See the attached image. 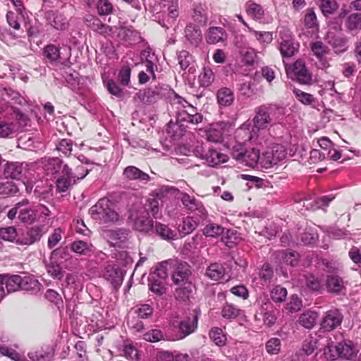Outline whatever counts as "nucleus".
Segmentation results:
<instances>
[{
  "label": "nucleus",
  "instance_id": "1",
  "mask_svg": "<svg viewBox=\"0 0 361 361\" xmlns=\"http://www.w3.org/2000/svg\"><path fill=\"white\" fill-rule=\"evenodd\" d=\"M285 114V109L275 104L261 106L256 111L252 121V128H247L245 126L236 130V136L241 141H257V145H263L267 140L262 137L266 133V128L272 121L273 118L279 121L280 117Z\"/></svg>",
  "mask_w": 361,
  "mask_h": 361
},
{
  "label": "nucleus",
  "instance_id": "2",
  "mask_svg": "<svg viewBox=\"0 0 361 361\" xmlns=\"http://www.w3.org/2000/svg\"><path fill=\"white\" fill-rule=\"evenodd\" d=\"M169 110L176 116L178 121L197 125L202 123L203 120L202 114L198 113L195 107L176 94L170 99Z\"/></svg>",
  "mask_w": 361,
  "mask_h": 361
},
{
  "label": "nucleus",
  "instance_id": "3",
  "mask_svg": "<svg viewBox=\"0 0 361 361\" xmlns=\"http://www.w3.org/2000/svg\"><path fill=\"white\" fill-rule=\"evenodd\" d=\"M359 352L355 343L350 340H343L336 345L332 341L329 342L324 350L325 357L329 360L341 358L346 360H354Z\"/></svg>",
  "mask_w": 361,
  "mask_h": 361
},
{
  "label": "nucleus",
  "instance_id": "4",
  "mask_svg": "<svg viewBox=\"0 0 361 361\" xmlns=\"http://www.w3.org/2000/svg\"><path fill=\"white\" fill-rule=\"evenodd\" d=\"M91 217L100 224H111L116 222L119 214L115 210L114 203L108 198L99 199L97 203L89 209Z\"/></svg>",
  "mask_w": 361,
  "mask_h": 361
},
{
  "label": "nucleus",
  "instance_id": "5",
  "mask_svg": "<svg viewBox=\"0 0 361 361\" xmlns=\"http://www.w3.org/2000/svg\"><path fill=\"white\" fill-rule=\"evenodd\" d=\"M23 116V114L17 111L0 116V137L11 138L14 137L20 131L19 120L22 119Z\"/></svg>",
  "mask_w": 361,
  "mask_h": 361
},
{
  "label": "nucleus",
  "instance_id": "6",
  "mask_svg": "<svg viewBox=\"0 0 361 361\" xmlns=\"http://www.w3.org/2000/svg\"><path fill=\"white\" fill-rule=\"evenodd\" d=\"M287 152L285 147L281 144H272L262 154L261 168L268 169L276 165L279 161L286 157Z\"/></svg>",
  "mask_w": 361,
  "mask_h": 361
},
{
  "label": "nucleus",
  "instance_id": "7",
  "mask_svg": "<svg viewBox=\"0 0 361 361\" xmlns=\"http://www.w3.org/2000/svg\"><path fill=\"white\" fill-rule=\"evenodd\" d=\"M47 229L44 225H35L27 228L17 238L16 243L30 246L40 241Z\"/></svg>",
  "mask_w": 361,
  "mask_h": 361
},
{
  "label": "nucleus",
  "instance_id": "8",
  "mask_svg": "<svg viewBox=\"0 0 361 361\" xmlns=\"http://www.w3.org/2000/svg\"><path fill=\"white\" fill-rule=\"evenodd\" d=\"M280 52L283 57H291L298 51L299 44L295 42L290 31L282 27L279 31Z\"/></svg>",
  "mask_w": 361,
  "mask_h": 361
},
{
  "label": "nucleus",
  "instance_id": "9",
  "mask_svg": "<svg viewBox=\"0 0 361 361\" xmlns=\"http://www.w3.org/2000/svg\"><path fill=\"white\" fill-rule=\"evenodd\" d=\"M343 318V314L340 310L336 308L327 311L321 322V329L324 331L334 330L341 324Z\"/></svg>",
  "mask_w": 361,
  "mask_h": 361
},
{
  "label": "nucleus",
  "instance_id": "10",
  "mask_svg": "<svg viewBox=\"0 0 361 361\" xmlns=\"http://www.w3.org/2000/svg\"><path fill=\"white\" fill-rule=\"evenodd\" d=\"M181 202L185 208L191 212H194L196 217H200L202 220L207 217V213L206 209L194 197L185 193L182 196Z\"/></svg>",
  "mask_w": 361,
  "mask_h": 361
},
{
  "label": "nucleus",
  "instance_id": "11",
  "mask_svg": "<svg viewBox=\"0 0 361 361\" xmlns=\"http://www.w3.org/2000/svg\"><path fill=\"white\" fill-rule=\"evenodd\" d=\"M47 23L58 30H65L68 27V21L66 17L58 11L49 10L45 13Z\"/></svg>",
  "mask_w": 361,
  "mask_h": 361
},
{
  "label": "nucleus",
  "instance_id": "12",
  "mask_svg": "<svg viewBox=\"0 0 361 361\" xmlns=\"http://www.w3.org/2000/svg\"><path fill=\"white\" fill-rule=\"evenodd\" d=\"M69 165L66 164L63 168V171L56 178V190L58 192H65L68 191L75 183L74 179L70 176Z\"/></svg>",
  "mask_w": 361,
  "mask_h": 361
},
{
  "label": "nucleus",
  "instance_id": "13",
  "mask_svg": "<svg viewBox=\"0 0 361 361\" xmlns=\"http://www.w3.org/2000/svg\"><path fill=\"white\" fill-rule=\"evenodd\" d=\"M104 278L111 282L114 288L120 286L123 281V273L121 269L114 264H109L105 269Z\"/></svg>",
  "mask_w": 361,
  "mask_h": 361
},
{
  "label": "nucleus",
  "instance_id": "14",
  "mask_svg": "<svg viewBox=\"0 0 361 361\" xmlns=\"http://www.w3.org/2000/svg\"><path fill=\"white\" fill-rule=\"evenodd\" d=\"M292 73L295 79L300 83L309 84L312 80L311 74L307 70L305 63L302 61H296L292 68Z\"/></svg>",
  "mask_w": 361,
  "mask_h": 361
},
{
  "label": "nucleus",
  "instance_id": "15",
  "mask_svg": "<svg viewBox=\"0 0 361 361\" xmlns=\"http://www.w3.org/2000/svg\"><path fill=\"white\" fill-rule=\"evenodd\" d=\"M191 274L190 265L186 262L178 263L172 275V280L176 285L185 283Z\"/></svg>",
  "mask_w": 361,
  "mask_h": 361
},
{
  "label": "nucleus",
  "instance_id": "16",
  "mask_svg": "<svg viewBox=\"0 0 361 361\" xmlns=\"http://www.w3.org/2000/svg\"><path fill=\"white\" fill-rule=\"evenodd\" d=\"M198 316L193 312L192 317L183 319L179 324V332L182 338H184L193 333L197 328Z\"/></svg>",
  "mask_w": 361,
  "mask_h": 361
},
{
  "label": "nucleus",
  "instance_id": "17",
  "mask_svg": "<svg viewBox=\"0 0 361 361\" xmlns=\"http://www.w3.org/2000/svg\"><path fill=\"white\" fill-rule=\"evenodd\" d=\"M123 176L128 180H139L141 182H147L150 178L147 173L134 166L126 167L123 172Z\"/></svg>",
  "mask_w": 361,
  "mask_h": 361
},
{
  "label": "nucleus",
  "instance_id": "18",
  "mask_svg": "<svg viewBox=\"0 0 361 361\" xmlns=\"http://www.w3.org/2000/svg\"><path fill=\"white\" fill-rule=\"evenodd\" d=\"M60 54V48L52 44L46 45L43 49V56L49 63L51 64L61 63L66 66V61H61Z\"/></svg>",
  "mask_w": 361,
  "mask_h": 361
},
{
  "label": "nucleus",
  "instance_id": "19",
  "mask_svg": "<svg viewBox=\"0 0 361 361\" xmlns=\"http://www.w3.org/2000/svg\"><path fill=\"white\" fill-rule=\"evenodd\" d=\"M37 209L31 207L17 209L16 219L22 224L32 225L37 221Z\"/></svg>",
  "mask_w": 361,
  "mask_h": 361
},
{
  "label": "nucleus",
  "instance_id": "20",
  "mask_svg": "<svg viewBox=\"0 0 361 361\" xmlns=\"http://www.w3.org/2000/svg\"><path fill=\"white\" fill-rule=\"evenodd\" d=\"M245 8L246 13L255 20L261 22L265 17L266 12L264 8L254 1H247Z\"/></svg>",
  "mask_w": 361,
  "mask_h": 361
},
{
  "label": "nucleus",
  "instance_id": "21",
  "mask_svg": "<svg viewBox=\"0 0 361 361\" xmlns=\"http://www.w3.org/2000/svg\"><path fill=\"white\" fill-rule=\"evenodd\" d=\"M262 159V155H259V149L253 147L250 150H245L241 164L252 168L261 167Z\"/></svg>",
  "mask_w": 361,
  "mask_h": 361
},
{
  "label": "nucleus",
  "instance_id": "22",
  "mask_svg": "<svg viewBox=\"0 0 361 361\" xmlns=\"http://www.w3.org/2000/svg\"><path fill=\"white\" fill-rule=\"evenodd\" d=\"M71 250L79 255L90 256L94 252V246L90 242L76 240L71 244Z\"/></svg>",
  "mask_w": 361,
  "mask_h": 361
},
{
  "label": "nucleus",
  "instance_id": "23",
  "mask_svg": "<svg viewBox=\"0 0 361 361\" xmlns=\"http://www.w3.org/2000/svg\"><path fill=\"white\" fill-rule=\"evenodd\" d=\"M134 228L140 232L147 233L153 228V221L150 219L148 213L143 212L134 220Z\"/></svg>",
  "mask_w": 361,
  "mask_h": 361
},
{
  "label": "nucleus",
  "instance_id": "24",
  "mask_svg": "<svg viewBox=\"0 0 361 361\" xmlns=\"http://www.w3.org/2000/svg\"><path fill=\"white\" fill-rule=\"evenodd\" d=\"M255 304L261 307L263 310H266L264 313V323L268 326H273L276 322V318L272 312L267 310L270 305L269 299L266 296H261L257 300Z\"/></svg>",
  "mask_w": 361,
  "mask_h": 361
},
{
  "label": "nucleus",
  "instance_id": "25",
  "mask_svg": "<svg viewBox=\"0 0 361 361\" xmlns=\"http://www.w3.org/2000/svg\"><path fill=\"white\" fill-rule=\"evenodd\" d=\"M327 290L330 293H338L345 289V282L338 275H328L326 280Z\"/></svg>",
  "mask_w": 361,
  "mask_h": 361
},
{
  "label": "nucleus",
  "instance_id": "26",
  "mask_svg": "<svg viewBox=\"0 0 361 361\" xmlns=\"http://www.w3.org/2000/svg\"><path fill=\"white\" fill-rule=\"evenodd\" d=\"M142 97L144 103L148 104H154L163 97L162 88L157 86L149 87L144 90Z\"/></svg>",
  "mask_w": 361,
  "mask_h": 361
},
{
  "label": "nucleus",
  "instance_id": "27",
  "mask_svg": "<svg viewBox=\"0 0 361 361\" xmlns=\"http://www.w3.org/2000/svg\"><path fill=\"white\" fill-rule=\"evenodd\" d=\"M23 164L19 162H7L4 169V175L8 178L19 179L23 174Z\"/></svg>",
  "mask_w": 361,
  "mask_h": 361
},
{
  "label": "nucleus",
  "instance_id": "28",
  "mask_svg": "<svg viewBox=\"0 0 361 361\" xmlns=\"http://www.w3.org/2000/svg\"><path fill=\"white\" fill-rule=\"evenodd\" d=\"M193 217L188 216L182 221L178 225V235L180 238H183L185 235L191 233L198 226V222Z\"/></svg>",
  "mask_w": 361,
  "mask_h": 361
},
{
  "label": "nucleus",
  "instance_id": "29",
  "mask_svg": "<svg viewBox=\"0 0 361 361\" xmlns=\"http://www.w3.org/2000/svg\"><path fill=\"white\" fill-rule=\"evenodd\" d=\"M6 294L20 290L21 276L1 274Z\"/></svg>",
  "mask_w": 361,
  "mask_h": 361
},
{
  "label": "nucleus",
  "instance_id": "30",
  "mask_svg": "<svg viewBox=\"0 0 361 361\" xmlns=\"http://www.w3.org/2000/svg\"><path fill=\"white\" fill-rule=\"evenodd\" d=\"M334 199V196H322L314 200V205L310 200L307 199L300 201L298 204H301L302 202V206L305 207L307 209H324V207H327L330 202H331Z\"/></svg>",
  "mask_w": 361,
  "mask_h": 361
},
{
  "label": "nucleus",
  "instance_id": "31",
  "mask_svg": "<svg viewBox=\"0 0 361 361\" xmlns=\"http://www.w3.org/2000/svg\"><path fill=\"white\" fill-rule=\"evenodd\" d=\"M118 36L123 39L132 43H137L141 41V36L138 31L132 26L121 27L118 32Z\"/></svg>",
  "mask_w": 361,
  "mask_h": 361
},
{
  "label": "nucleus",
  "instance_id": "32",
  "mask_svg": "<svg viewBox=\"0 0 361 361\" xmlns=\"http://www.w3.org/2000/svg\"><path fill=\"white\" fill-rule=\"evenodd\" d=\"M345 26L348 32L357 34L361 30V13L350 14L345 19Z\"/></svg>",
  "mask_w": 361,
  "mask_h": 361
},
{
  "label": "nucleus",
  "instance_id": "33",
  "mask_svg": "<svg viewBox=\"0 0 361 361\" xmlns=\"http://www.w3.org/2000/svg\"><path fill=\"white\" fill-rule=\"evenodd\" d=\"M166 192V190L159 189L156 192V197L149 198L147 200V204L146 205V211L147 212H150L152 216L157 219L159 217V202L157 199H161L164 196V193Z\"/></svg>",
  "mask_w": 361,
  "mask_h": 361
},
{
  "label": "nucleus",
  "instance_id": "34",
  "mask_svg": "<svg viewBox=\"0 0 361 361\" xmlns=\"http://www.w3.org/2000/svg\"><path fill=\"white\" fill-rule=\"evenodd\" d=\"M185 37L192 44L197 45L202 41V35L200 29L194 25H188L185 29Z\"/></svg>",
  "mask_w": 361,
  "mask_h": 361
},
{
  "label": "nucleus",
  "instance_id": "35",
  "mask_svg": "<svg viewBox=\"0 0 361 361\" xmlns=\"http://www.w3.org/2000/svg\"><path fill=\"white\" fill-rule=\"evenodd\" d=\"M202 159H205L207 164L214 166L226 161V155L215 149H209L205 154H202Z\"/></svg>",
  "mask_w": 361,
  "mask_h": 361
},
{
  "label": "nucleus",
  "instance_id": "36",
  "mask_svg": "<svg viewBox=\"0 0 361 361\" xmlns=\"http://www.w3.org/2000/svg\"><path fill=\"white\" fill-rule=\"evenodd\" d=\"M20 192V185L13 181L0 182V195L14 196Z\"/></svg>",
  "mask_w": 361,
  "mask_h": 361
},
{
  "label": "nucleus",
  "instance_id": "37",
  "mask_svg": "<svg viewBox=\"0 0 361 361\" xmlns=\"http://www.w3.org/2000/svg\"><path fill=\"white\" fill-rule=\"evenodd\" d=\"M155 231L157 234L164 240H171L178 238L177 237L178 233L175 231L161 223L156 224Z\"/></svg>",
  "mask_w": 361,
  "mask_h": 361
},
{
  "label": "nucleus",
  "instance_id": "38",
  "mask_svg": "<svg viewBox=\"0 0 361 361\" xmlns=\"http://www.w3.org/2000/svg\"><path fill=\"white\" fill-rule=\"evenodd\" d=\"M235 138H236L237 143L233 147L231 152V155L234 159H235L236 161H239L241 164L242 160L244 157L245 152L246 150L244 147V143H245L246 142H255L257 144V141H251V140L241 141L240 140H239L237 137L236 135H235Z\"/></svg>",
  "mask_w": 361,
  "mask_h": 361
},
{
  "label": "nucleus",
  "instance_id": "39",
  "mask_svg": "<svg viewBox=\"0 0 361 361\" xmlns=\"http://www.w3.org/2000/svg\"><path fill=\"white\" fill-rule=\"evenodd\" d=\"M40 283L33 276H21L20 290L27 291H37Z\"/></svg>",
  "mask_w": 361,
  "mask_h": 361
},
{
  "label": "nucleus",
  "instance_id": "40",
  "mask_svg": "<svg viewBox=\"0 0 361 361\" xmlns=\"http://www.w3.org/2000/svg\"><path fill=\"white\" fill-rule=\"evenodd\" d=\"M317 314L313 311H307L302 313L298 319V322L306 329H312L316 324Z\"/></svg>",
  "mask_w": 361,
  "mask_h": 361
},
{
  "label": "nucleus",
  "instance_id": "41",
  "mask_svg": "<svg viewBox=\"0 0 361 361\" xmlns=\"http://www.w3.org/2000/svg\"><path fill=\"white\" fill-rule=\"evenodd\" d=\"M148 288L150 291L158 296H161L166 294L167 288L166 287V283L148 277Z\"/></svg>",
  "mask_w": 361,
  "mask_h": 361
},
{
  "label": "nucleus",
  "instance_id": "42",
  "mask_svg": "<svg viewBox=\"0 0 361 361\" xmlns=\"http://www.w3.org/2000/svg\"><path fill=\"white\" fill-rule=\"evenodd\" d=\"M70 176L74 179L76 183L77 180L83 179L89 173V170L81 162L78 161V164H74V169L69 166Z\"/></svg>",
  "mask_w": 361,
  "mask_h": 361
},
{
  "label": "nucleus",
  "instance_id": "43",
  "mask_svg": "<svg viewBox=\"0 0 361 361\" xmlns=\"http://www.w3.org/2000/svg\"><path fill=\"white\" fill-rule=\"evenodd\" d=\"M224 30L222 27H212L206 35V39L209 44H216L223 40Z\"/></svg>",
  "mask_w": 361,
  "mask_h": 361
},
{
  "label": "nucleus",
  "instance_id": "44",
  "mask_svg": "<svg viewBox=\"0 0 361 361\" xmlns=\"http://www.w3.org/2000/svg\"><path fill=\"white\" fill-rule=\"evenodd\" d=\"M205 274L208 278L217 281L224 276L225 270L221 264L214 263L208 267Z\"/></svg>",
  "mask_w": 361,
  "mask_h": 361
},
{
  "label": "nucleus",
  "instance_id": "45",
  "mask_svg": "<svg viewBox=\"0 0 361 361\" xmlns=\"http://www.w3.org/2000/svg\"><path fill=\"white\" fill-rule=\"evenodd\" d=\"M167 265L166 262L159 263L154 270L150 272L148 277L165 282L168 278Z\"/></svg>",
  "mask_w": 361,
  "mask_h": 361
},
{
  "label": "nucleus",
  "instance_id": "46",
  "mask_svg": "<svg viewBox=\"0 0 361 361\" xmlns=\"http://www.w3.org/2000/svg\"><path fill=\"white\" fill-rule=\"evenodd\" d=\"M63 161L59 158H54L50 159L46 165V171L47 173L58 174L59 176L63 171L64 165Z\"/></svg>",
  "mask_w": 361,
  "mask_h": 361
},
{
  "label": "nucleus",
  "instance_id": "47",
  "mask_svg": "<svg viewBox=\"0 0 361 361\" xmlns=\"http://www.w3.org/2000/svg\"><path fill=\"white\" fill-rule=\"evenodd\" d=\"M128 233V230L126 228H118L108 231L107 236L110 240H114L115 243H118L126 241Z\"/></svg>",
  "mask_w": 361,
  "mask_h": 361
},
{
  "label": "nucleus",
  "instance_id": "48",
  "mask_svg": "<svg viewBox=\"0 0 361 361\" xmlns=\"http://www.w3.org/2000/svg\"><path fill=\"white\" fill-rule=\"evenodd\" d=\"M224 231L223 226L214 223L207 224L202 230L203 234L209 238H218L224 233Z\"/></svg>",
  "mask_w": 361,
  "mask_h": 361
},
{
  "label": "nucleus",
  "instance_id": "49",
  "mask_svg": "<svg viewBox=\"0 0 361 361\" xmlns=\"http://www.w3.org/2000/svg\"><path fill=\"white\" fill-rule=\"evenodd\" d=\"M241 62L246 66L252 67L256 62L257 54L252 48H247L240 51Z\"/></svg>",
  "mask_w": 361,
  "mask_h": 361
},
{
  "label": "nucleus",
  "instance_id": "50",
  "mask_svg": "<svg viewBox=\"0 0 361 361\" xmlns=\"http://www.w3.org/2000/svg\"><path fill=\"white\" fill-rule=\"evenodd\" d=\"M214 80L213 71L209 68H204L198 76V82L200 86L209 87Z\"/></svg>",
  "mask_w": 361,
  "mask_h": 361
},
{
  "label": "nucleus",
  "instance_id": "51",
  "mask_svg": "<svg viewBox=\"0 0 361 361\" xmlns=\"http://www.w3.org/2000/svg\"><path fill=\"white\" fill-rule=\"evenodd\" d=\"M166 133L173 140H178L184 135V130L182 126L178 123L170 121L167 124Z\"/></svg>",
  "mask_w": 361,
  "mask_h": 361
},
{
  "label": "nucleus",
  "instance_id": "52",
  "mask_svg": "<svg viewBox=\"0 0 361 361\" xmlns=\"http://www.w3.org/2000/svg\"><path fill=\"white\" fill-rule=\"evenodd\" d=\"M209 338L218 346H224L226 344V335L220 328H212L209 331Z\"/></svg>",
  "mask_w": 361,
  "mask_h": 361
},
{
  "label": "nucleus",
  "instance_id": "53",
  "mask_svg": "<svg viewBox=\"0 0 361 361\" xmlns=\"http://www.w3.org/2000/svg\"><path fill=\"white\" fill-rule=\"evenodd\" d=\"M99 16H108L114 11V6L109 0H98L95 4Z\"/></svg>",
  "mask_w": 361,
  "mask_h": 361
},
{
  "label": "nucleus",
  "instance_id": "54",
  "mask_svg": "<svg viewBox=\"0 0 361 361\" xmlns=\"http://www.w3.org/2000/svg\"><path fill=\"white\" fill-rule=\"evenodd\" d=\"M305 286L312 291L319 292L322 288V281L314 275L305 276Z\"/></svg>",
  "mask_w": 361,
  "mask_h": 361
},
{
  "label": "nucleus",
  "instance_id": "55",
  "mask_svg": "<svg viewBox=\"0 0 361 361\" xmlns=\"http://www.w3.org/2000/svg\"><path fill=\"white\" fill-rule=\"evenodd\" d=\"M142 338L148 342L157 343L161 340H165V335L159 329H151L143 334Z\"/></svg>",
  "mask_w": 361,
  "mask_h": 361
},
{
  "label": "nucleus",
  "instance_id": "56",
  "mask_svg": "<svg viewBox=\"0 0 361 361\" xmlns=\"http://www.w3.org/2000/svg\"><path fill=\"white\" fill-rule=\"evenodd\" d=\"M18 235L17 230L14 226H8L0 228V239L4 240L13 242L17 240Z\"/></svg>",
  "mask_w": 361,
  "mask_h": 361
},
{
  "label": "nucleus",
  "instance_id": "57",
  "mask_svg": "<svg viewBox=\"0 0 361 361\" xmlns=\"http://www.w3.org/2000/svg\"><path fill=\"white\" fill-rule=\"evenodd\" d=\"M248 30L261 44H269L273 40V35L271 32L257 31L252 27H248Z\"/></svg>",
  "mask_w": 361,
  "mask_h": 361
},
{
  "label": "nucleus",
  "instance_id": "58",
  "mask_svg": "<svg viewBox=\"0 0 361 361\" xmlns=\"http://www.w3.org/2000/svg\"><path fill=\"white\" fill-rule=\"evenodd\" d=\"M201 235L196 234L190 238L186 240L183 245L182 252L185 255H188L189 253L193 252L195 250L197 249L199 239H201Z\"/></svg>",
  "mask_w": 361,
  "mask_h": 361
},
{
  "label": "nucleus",
  "instance_id": "59",
  "mask_svg": "<svg viewBox=\"0 0 361 361\" xmlns=\"http://www.w3.org/2000/svg\"><path fill=\"white\" fill-rule=\"evenodd\" d=\"M104 84L108 92L118 98L123 95V92L120 86L114 80H104Z\"/></svg>",
  "mask_w": 361,
  "mask_h": 361
},
{
  "label": "nucleus",
  "instance_id": "60",
  "mask_svg": "<svg viewBox=\"0 0 361 361\" xmlns=\"http://www.w3.org/2000/svg\"><path fill=\"white\" fill-rule=\"evenodd\" d=\"M30 204V200L27 198H23L20 201L16 202L12 208H11L7 214L6 216L8 219L13 221L16 219V212L17 209H24L25 207H28L27 206Z\"/></svg>",
  "mask_w": 361,
  "mask_h": 361
},
{
  "label": "nucleus",
  "instance_id": "61",
  "mask_svg": "<svg viewBox=\"0 0 361 361\" xmlns=\"http://www.w3.org/2000/svg\"><path fill=\"white\" fill-rule=\"evenodd\" d=\"M241 240V237L235 228H227V247L231 248Z\"/></svg>",
  "mask_w": 361,
  "mask_h": 361
},
{
  "label": "nucleus",
  "instance_id": "62",
  "mask_svg": "<svg viewBox=\"0 0 361 361\" xmlns=\"http://www.w3.org/2000/svg\"><path fill=\"white\" fill-rule=\"evenodd\" d=\"M320 8L322 13L326 16L332 14L338 8V4L336 0H320Z\"/></svg>",
  "mask_w": 361,
  "mask_h": 361
},
{
  "label": "nucleus",
  "instance_id": "63",
  "mask_svg": "<svg viewBox=\"0 0 361 361\" xmlns=\"http://www.w3.org/2000/svg\"><path fill=\"white\" fill-rule=\"evenodd\" d=\"M281 340L278 338H271L266 343V350L269 354L276 355L281 350Z\"/></svg>",
  "mask_w": 361,
  "mask_h": 361
},
{
  "label": "nucleus",
  "instance_id": "64",
  "mask_svg": "<svg viewBox=\"0 0 361 361\" xmlns=\"http://www.w3.org/2000/svg\"><path fill=\"white\" fill-rule=\"evenodd\" d=\"M287 296V290L285 288L277 286L273 288L271 293V298L276 302H281L285 300Z\"/></svg>",
  "mask_w": 361,
  "mask_h": 361
}]
</instances>
